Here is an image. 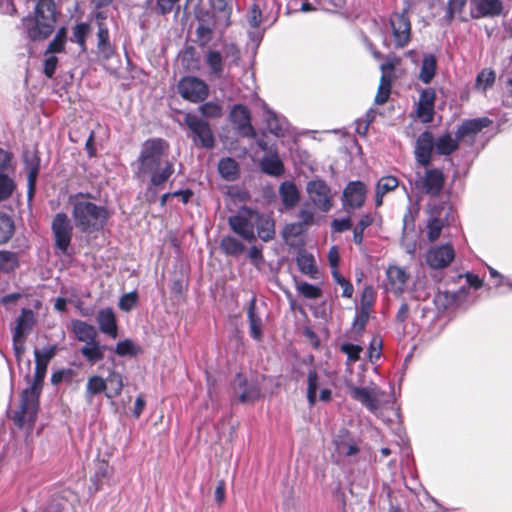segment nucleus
Here are the masks:
<instances>
[{"label": "nucleus", "instance_id": "obj_1", "mask_svg": "<svg viewBox=\"0 0 512 512\" xmlns=\"http://www.w3.org/2000/svg\"><path fill=\"white\" fill-rule=\"evenodd\" d=\"M58 351L57 344H51L41 349H34L35 370L31 385L22 390L20 405L15 412L13 420L18 428H23L28 422L33 425L36 422L40 407V396L50 361Z\"/></svg>", "mask_w": 512, "mask_h": 512}, {"label": "nucleus", "instance_id": "obj_2", "mask_svg": "<svg viewBox=\"0 0 512 512\" xmlns=\"http://www.w3.org/2000/svg\"><path fill=\"white\" fill-rule=\"evenodd\" d=\"M169 144L161 138L146 140L138 156L139 176L149 175L150 186H162L174 173V164L168 159Z\"/></svg>", "mask_w": 512, "mask_h": 512}, {"label": "nucleus", "instance_id": "obj_3", "mask_svg": "<svg viewBox=\"0 0 512 512\" xmlns=\"http://www.w3.org/2000/svg\"><path fill=\"white\" fill-rule=\"evenodd\" d=\"M72 217L76 228L82 233L91 234L103 229L109 218L106 207L90 201L89 195L78 193L69 197Z\"/></svg>", "mask_w": 512, "mask_h": 512}, {"label": "nucleus", "instance_id": "obj_4", "mask_svg": "<svg viewBox=\"0 0 512 512\" xmlns=\"http://www.w3.org/2000/svg\"><path fill=\"white\" fill-rule=\"evenodd\" d=\"M56 7L54 0H39L35 6L34 16L22 20L30 40L45 39L54 31Z\"/></svg>", "mask_w": 512, "mask_h": 512}, {"label": "nucleus", "instance_id": "obj_5", "mask_svg": "<svg viewBox=\"0 0 512 512\" xmlns=\"http://www.w3.org/2000/svg\"><path fill=\"white\" fill-rule=\"evenodd\" d=\"M478 290H435L432 299L433 307H421L423 317L431 316L435 320L445 310L452 307L466 308L475 302Z\"/></svg>", "mask_w": 512, "mask_h": 512}, {"label": "nucleus", "instance_id": "obj_6", "mask_svg": "<svg viewBox=\"0 0 512 512\" xmlns=\"http://www.w3.org/2000/svg\"><path fill=\"white\" fill-rule=\"evenodd\" d=\"M231 387L234 395L242 404H254L262 397V388L258 379L248 378L242 372L235 374Z\"/></svg>", "mask_w": 512, "mask_h": 512}, {"label": "nucleus", "instance_id": "obj_7", "mask_svg": "<svg viewBox=\"0 0 512 512\" xmlns=\"http://www.w3.org/2000/svg\"><path fill=\"white\" fill-rule=\"evenodd\" d=\"M184 123L191 132V138L196 145L206 149H212L215 145V137L209 123L195 113H187Z\"/></svg>", "mask_w": 512, "mask_h": 512}, {"label": "nucleus", "instance_id": "obj_8", "mask_svg": "<svg viewBox=\"0 0 512 512\" xmlns=\"http://www.w3.org/2000/svg\"><path fill=\"white\" fill-rule=\"evenodd\" d=\"M51 230L55 249L63 255H68L73 236V224L68 215L63 212L55 214L51 223Z\"/></svg>", "mask_w": 512, "mask_h": 512}, {"label": "nucleus", "instance_id": "obj_9", "mask_svg": "<svg viewBox=\"0 0 512 512\" xmlns=\"http://www.w3.org/2000/svg\"><path fill=\"white\" fill-rule=\"evenodd\" d=\"M389 24L395 48L406 47L411 38V22L406 11L393 13Z\"/></svg>", "mask_w": 512, "mask_h": 512}, {"label": "nucleus", "instance_id": "obj_10", "mask_svg": "<svg viewBox=\"0 0 512 512\" xmlns=\"http://www.w3.org/2000/svg\"><path fill=\"white\" fill-rule=\"evenodd\" d=\"M255 218H257V212L245 209L229 217L228 222L231 229L236 234L241 236L244 240L252 242L256 239Z\"/></svg>", "mask_w": 512, "mask_h": 512}, {"label": "nucleus", "instance_id": "obj_11", "mask_svg": "<svg viewBox=\"0 0 512 512\" xmlns=\"http://www.w3.org/2000/svg\"><path fill=\"white\" fill-rule=\"evenodd\" d=\"M178 92L182 98L198 103L204 101L209 94V87L205 81L194 76L182 78L178 83Z\"/></svg>", "mask_w": 512, "mask_h": 512}, {"label": "nucleus", "instance_id": "obj_12", "mask_svg": "<svg viewBox=\"0 0 512 512\" xmlns=\"http://www.w3.org/2000/svg\"><path fill=\"white\" fill-rule=\"evenodd\" d=\"M376 290H362L360 303L356 306L352 326L358 335H361L367 325L375 301Z\"/></svg>", "mask_w": 512, "mask_h": 512}, {"label": "nucleus", "instance_id": "obj_13", "mask_svg": "<svg viewBox=\"0 0 512 512\" xmlns=\"http://www.w3.org/2000/svg\"><path fill=\"white\" fill-rule=\"evenodd\" d=\"M367 188L361 181H350L342 194V204L345 209H360L366 200Z\"/></svg>", "mask_w": 512, "mask_h": 512}, {"label": "nucleus", "instance_id": "obj_14", "mask_svg": "<svg viewBox=\"0 0 512 512\" xmlns=\"http://www.w3.org/2000/svg\"><path fill=\"white\" fill-rule=\"evenodd\" d=\"M307 192L313 204L323 212L332 208L331 190L323 180H313L307 184Z\"/></svg>", "mask_w": 512, "mask_h": 512}, {"label": "nucleus", "instance_id": "obj_15", "mask_svg": "<svg viewBox=\"0 0 512 512\" xmlns=\"http://www.w3.org/2000/svg\"><path fill=\"white\" fill-rule=\"evenodd\" d=\"M445 182V177L440 169H427L424 176L418 175L416 187L426 194L437 196L440 194Z\"/></svg>", "mask_w": 512, "mask_h": 512}, {"label": "nucleus", "instance_id": "obj_16", "mask_svg": "<svg viewBox=\"0 0 512 512\" xmlns=\"http://www.w3.org/2000/svg\"><path fill=\"white\" fill-rule=\"evenodd\" d=\"M434 147V136L430 131H424L417 137L414 145V155L420 166L427 167L431 163Z\"/></svg>", "mask_w": 512, "mask_h": 512}, {"label": "nucleus", "instance_id": "obj_17", "mask_svg": "<svg viewBox=\"0 0 512 512\" xmlns=\"http://www.w3.org/2000/svg\"><path fill=\"white\" fill-rule=\"evenodd\" d=\"M455 257V251L449 244L431 247L426 254V262L433 269L447 267Z\"/></svg>", "mask_w": 512, "mask_h": 512}, {"label": "nucleus", "instance_id": "obj_18", "mask_svg": "<svg viewBox=\"0 0 512 512\" xmlns=\"http://www.w3.org/2000/svg\"><path fill=\"white\" fill-rule=\"evenodd\" d=\"M436 92L433 88H425L420 92L416 107V115L422 123H430L434 117Z\"/></svg>", "mask_w": 512, "mask_h": 512}, {"label": "nucleus", "instance_id": "obj_19", "mask_svg": "<svg viewBox=\"0 0 512 512\" xmlns=\"http://www.w3.org/2000/svg\"><path fill=\"white\" fill-rule=\"evenodd\" d=\"M230 121L242 136L254 137L255 131L251 125L250 112L244 105H234L230 112Z\"/></svg>", "mask_w": 512, "mask_h": 512}, {"label": "nucleus", "instance_id": "obj_20", "mask_svg": "<svg viewBox=\"0 0 512 512\" xmlns=\"http://www.w3.org/2000/svg\"><path fill=\"white\" fill-rule=\"evenodd\" d=\"M473 18L495 17L501 14L503 4L501 0H471Z\"/></svg>", "mask_w": 512, "mask_h": 512}, {"label": "nucleus", "instance_id": "obj_21", "mask_svg": "<svg viewBox=\"0 0 512 512\" xmlns=\"http://www.w3.org/2000/svg\"><path fill=\"white\" fill-rule=\"evenodd\" d=\"M36 322L37 319L34 311L30 308L23 307L16 318V324L12 329V335L27 339L28 335L33 331Z\"/></svg>", "mask_w": 512, "mask_h": 512}, {"label": "nucleus", "instance_id": "obj_22", "mask_svg": "<svg viewBox=\"0 0 512 512\" xmlns=\"http://www.w3.org/2000/svg\"><path fill=\"white\" fill-rule=\"evenodd\" d=\"M96 320L99 326V330L111 337L112 339H116L118 336V323L116 319L115 312L112 308H102L98 311Z\"/></svg>", "mask_w": 512, "mask_h": 512}, {"label": "nucleus", "instance_id": "obj_23", "mask_svg": "<svg viewBox=\"0 0 512 512\" xmlns=\"http://www.w3.org/2000/svg\"><path fill=\"white\" fill-rule=\"evenodd\" d=\"M490 121L487 118H477L464 121L456 131V138L460 141L472 142L475 136L485 127L489 125Z\"/></svg>", "mask_w": 512, "mask_h": 512}, {"label": "nucleus", "instance_id": "obj_24", "mask_svg": "<svg viewBox=\"0 0 512 512\" xmlns=\"http://www.w3.org/2000/svg\"><path fill=\"white\" fill-rule=\"evenodd\" d=\"M334 445L336 451L344 456H354L359 453L360 449L350 431L346 428H341L334 438Z\"/></svg>", "mask_w": 512, "mask_h": 512}, {"label": "nucleus", "instance_id": "obj_25", "mask_svg": "<svg viewBox=\"0 0 512 512\" xmlns=\"http://www.w3.org/2000/svg\"><path fill=\"white\" fill-rule=\"evenodd\" d=\"M264 118L268 127V130L277 137H283L289 128L287 120L277 115L274 111L269 108L264 109Z\"/></svg>", "mask_w": 512, "mask_h": 512}, {"label": "nucleus", "instance_id": "obj_26", "mask_svg": "<svg viewBox=\"0 0 512 512\" xmlns=\"http://www.w3.org/2000/svg\"><path fill=\"white\" fill-rule=\"evenodd\" d=\"M247 317L249 322V332L250 336L256 340L260 341L263 338V329H262V319L256 313V297L253 296L249 300V305L247 309Z\"/></svg>", "mask_w": 512, "mask_h": 512}, {"label": "nucleus", "instance_id": "obj_27", "mask_svg": "<svg viewBox=\"0 0 512 512\" xmlns=\"http://www.w3.org/2000/svg\"><path fill=\"white\" fill-rule=\"evenodd\" d=\"M205 64L209 68V75L212 78L220 79L223 77L225 61L219 51L208 50L205 54Z\"/></svg>", "mask_w": 512, "mask_h": 512}, {"label": "nucleus", "instance_id": "obj_28", "mask_svg": "<svg viewBox=\"0 0 512 512\" xmlns=\"http://www.w3.org/2000/svg\"><path fill=\"white\" fill-rule=\"evenodd\" d=\"M112 350V347L101 345L96 339L88 341L82 348V356L91 364H95L98 361L104 359V351Z\"/></svg>", "mask_w": 512, "mask_h": 512}, {"label": "nucleus", "instance_id": "obj_29", "mask_svg": "<svg viewBox=\"0 0 512 512\" xmlns=\"http://www.w3.org/2000/svg\"><path fill=\"white\" fill-rule=\"evenodd\" d=\"M350 395L354 400L359 401L370 411L377 409V397L370 388L353 386L350 389Z\"/></svg>", "mask_w": 512, "mask_h": 512}, {"label": "nucleus", "instance_id": "obj_30", "mask_svg": "<svg viewBox=\"0 0 512 512\" xmlns=\"http://www.w3.org/2000/svg\"><path fill=\"white\" fill-rule=\"evenodd\" d=\"M437 70V59L434 54H425L421 61L418 78L424 84H430Z\"/></svg>", "mask_w": 512, "mask_h": 512}, {"label": "nucleus", "instance_id": "obj_31", "mask_svg": "<svg viewBox=\"0 0 512 512\" xmlns=\"http://www.w3.org/2000/svg\"><path fill=\"white\" fill-rule=\"evenodd\" d=\"M210 2L216 12L215 25L221 28L228 27L231 14L230 0H210Z\"/></svg>", "mask_w": 512, "mask_h": 512}, {"label": "nucleus", "instance_id": "obj_32", "mask_svg": "<svg viewBox=\"0 0 512 512\" xmlns=\"http://www.w3.org/2000/svg\"><path fill=\"white\" fill-rule=\"evenodd\" d=\"M24 163L27 170L29 196L34 193L36 179L39 173V159L34 153H25Z\"/></svg>", "mask_w": 512, "mask_h": 512}, {"label": "nucleus", "instance_id": "obj_33", "mask_svg": "<svg viewBox=\"0 0 512 512\" xmlns=\"http://www.w3.org/2000/svg\"><path fill=\"white\" fill-rule=\"evenodd\" d=\"M71 325L72 331L78 341L88 343V341L96 339L97 332L93 325L78 319L73 320Z\"/></svg>", "mask_w": 512, "mask_h": 512}, {"label": "nucleus", "instance_id": "obj_34", "mask_svg": "<svg viewBox=\"0 0 512 512\" xmlns=\"http://www.w3.org/2000/svg\"><path fill=\"white\" fill-rule=\"evenodd\" d=\"M255 225L257 226L258 237L261 240L267 242L274 238L275 224L273 219L257 213V218H255Z\"/></svg>", "mask_w": 512, "mask_h": 512}, {"label": "nucleus", "instance_id": "obj_35", "mask_svg": "<svg viewBox=\"0 0 512 512\" xmlns=\"http://www.w3.org/2000/svg\"><path fill=\"white\" fill-rule=\"evenodd\" d=\"M279 195L286 208L294 207L299 201V191L293 182L285 181L279 187Z\"/></svg>", "mask_w": 512, "mask_h": 512}, {"label": "nucleus", "instance_id": "obj_36", "mask_svg": "<svg viewBox=\"0 0 512 512\" xmlns=\"http://www.w3.org/2000/svg\"><path fill=\"white\" fill-rule=\"evenodd\" d=\"M261 170L271 176H280L284 172V165L277 153L266 155L260 161Z\"/></svg>", "mask_w": 512, "mask_h": 512}, {"label": "nucleus", "instance_id": "obj_37", "mask_svg": "<svg viewBox=\"0 0 512 512\" xmlns=\"http://www.w3.org/2000/svg\"><path fill=\"white\" fill-rule=\"evenodd\" d=\"M435 142V149L439 155H450L458 149L459 142L456 137L453 138L450 133L439 136Z\"/></svg>", "mask_w": 512, "mask_h": 512}, {"label": "nucleus", "instance_id": "obj_38", "mask_svg": "<svg viewBox=\"0 0 512 512\" xmlns=\"http://www.w3.org/2000/svg\"><path fill=\"white\" fill-rule=\"evenodd\" d=\"M218 170L220 175L228 180H235L238 176L239 168L236 160L230 157H226L220 160L218 164Z\"/></svg>", "mask_w": 512, "mask_h": 512}, {"label": "nucleus", "instance_id": "obj_39", "mask_svg": "<svg viewBox=\"0 0 512 512\" xmlns=\"http://www.w3.org/2000/svg\"><path fill=\"white\" fill-rule=\"evenodd\" d=\"M116 355L120 357H135L142 352L140 346L136 345L131 339L127 338L122 341H119L115 348L112 350Z\"/></svg>", "mask_w": 512, "mask_h": 512}, {"label": "nucleus", "instance_id": "obj_40", "mask_svg": "<svg viewBox=\"0 0 512 512\" xmlns=\"http://www.w3.org/2000/svg\"><path fill=\"white\" fill-rule=\"evenodd\" d=\"M387 279L392 288H402L408 279L404 269L398 266H389L386 271Z\"/></svg>", "mask_w": 512, "mask_h": 512}, {"label": "nucleus", "instance_id": "obj_41", "mask_svg": "<svg viewBox=\"0 0 512 512\" xmlns=\"http://www.w3.org/2000/svg\"><path fill=\"white\" fill-rule=\"evenodd\" d=\"M220 247L225 254L231 256H239L245 249V246L233 236L223 237L220 243Z\"/></svg>", "mask_w": 512, "mask_h": 512}, {"label": "nucleus", "instance_id": "obj_42", "mask_svg": "<svg viewBox=\"0 0 512 512\" xmlns=\"http://www.w3.org/2000/svg\"><path fill=\"white\" fill-rule=\"evenodd\" d=\"M403 222H404V228H403L404 236L401 241V246L407 254H409L411 257H413L416 252L417 242L414 239H409L408 235L406 233L408 226L409 225L413 226V218L410 213H407L404 216Z\"/></svg>", "mask_w": 512, "mask_h": 512}, {"label": "nucleus", "instance_id": "obj_43", "mask_svg": "<svg viewBox=\"0 0 512 512\" xmlns=\"http://www.w3.org/2000/svg\"><path fill=\"white\" fill-rule=\"evenodd\" d=\"M107 380H104L101 376L93 375L88 379L86 385V396L92 397L102 392H106Z\"/></svg>", "mask_w": 512, "mask_h": 512}, {"label": "nucleus", "instance_id": "obj_44", "mask_svg": "<svg viewBox=\"0 0 512 512\" xmlns=\"http://www.w3.org/2000/svg\"><path fill=\"white\" fill-rule=\"evenodd\" d=\"M199 113L205 119H217L223 115V108L219 103L209 101L198 107Z\"/></svg>", "mask_w": 512, "mask_h": 512}, {"label": "nucleus", "instance_id": "obj_45", "mask_svg": "<svg viewBox=\"0 0 512 512\" xmlns=\"http://www.w3.org/2000/svg\"><path fill=\"white\" fill-rule=\"evenodd\" d=\"M107 383L110 384L113 390L112 392H105V396L107 398L111 399L121 394L123 390V379L119 372H116L114 369H112L107 378Z\"/></svg>", "mask_w": 512, "mask_h": 512}, {"label": "nucleus", "instance_id": "obj_46", "mask_svg": "<svg viewBox=\"0 0 512 512\" xmlns=\"http://www.w3.org/2000/svg\"><path fill=\"white\" fill-rule=\"evenodd\" d=\"M14 233V222L7 214L0 212V244L6 243Z\"/></svg>", "mask_w": 512, "mask_h": 512}, {"label": "nucleus", "instance_id": "obj_47", "mask_svg": "<svg viewBox=\"0 0 512 512\" xmlns=\"http://www.w3.org/2000/svg\"><path fill=\"white\" fill-rule=\"evenodd\" d=\"M339 350L344 353L347 357V363H355L360 360V355L363 351V347L359 344L351 342H343Z\"/></svg>", "mask_w": 512, "mask_h": 512}, {"label": "nucleus", "instance_id": "obj_48", "mask_svg": "<svg viewBox=\"0 0 512 512\" xmlns=\"http://www.w3.org/2000/svg\"><path fill=\"white\" fill-rule=\"evenodd\" d=\"M19 265L18 254L11 251H0V270L9 272Z\"/></svg>", "mask_w": 512, "mask_h": 512}, {"label": "nucleus", "instance_id": "obj_49", "mask_svg": "<svg viewBox=\"0 0 512 512\" xmlns=\"http://www.w3.org/2000/svg\"><path fill=\"white\" fill-rule=\"evenodd\" d=\"M373 217L370 214H364L353 231V241L357 245H361L363 242V234L367 227L372 225Z\"/></svg>", "mask_w": 512, "mask_h": 512}, {"label": "nucleus", "instance_id": "obj_50", "mask_svg": "<svg viewBox=\"0 0 512 512\" xmlns=\"http://www.w3.org/2000/svg\"><path fill=\"white\" fill-rule=\"evenodd\" d=\"M383 340L380 335H374L368 347V359L374 364L382 355Z\"/></svg>", "mask_w": 512, "mask_h": 512}, {"label": "nucleus", "instance_id": "obj_51", "mask_svg": "<svg viewBox=\"0 0 512 512\" xmlns=\"http://www.w3.org/2000/svg\"><path fill=\"white\" fill-rule=\"evenodd\" d=\"M138 301V290H131L120 297L118 306L122 311L129 312L137 305Z\"/></svg>", "mask_w": 512, "mask_h": 512}, {"label": "nucleus", "instance_id": "obj_52", "mask_svg": "<svg viewBox=\"0 0 512 512\" xmlns=\"http://www.w3.org/2000/svg\"><path fill=\"white\" fill-rule=\"evenodd\" d=\"M495 82V73L492 70H482L476 78V88L481 91H486Z\"/></svg>", "mask_w": 512, "mask_h": 512}, {"label": "nucleus", "instance_id": "obj_53", "mask_svg": "<svg viewBox=\"0 0 512 512\" xmlns=\"http://www.w3.org/2000/svg\"><path fill=\"white\" fill-rule=\"evenodd\" d=\"M15 182L6 174L0 173V201L8 199L15 190Z\"/></svg>", "mask_w": 512, "mask_h": 512}, {"label": "nucleus", "instance_id": "obj_54", "mask_svg": "<svg viewBox=\"0 0 512 512\" xmlns=\"http://www.w3.org/2000/svg\"><path fill=\"white\" fill-rule=\"evenodd\" d=\"M391 90V82L390 80L385 76L382 75L380 79V85L378 87L377 94L375 96V103L376 104H384L390 95Z\"/></svg>", "mask_w": 512, "mask_h": 512}, {"label": "nucleus", "instance_id": "obj_55", "mask_svg": "<svg viewBox=\"0 0 512 512\" xmlns=\"http://www.w3.org/2000/svg\"><path fill=\"white\" fill-rule=\"evenodd\" d=\"M66 42V31L64 28H61L54 39L49 43L46 54H54L61 52L64 49V45Z\"/></svg>", "mask_w": 512, "mask_h": 512}, {"label": "nucleus", "instance_id": "obj_56", "mask_svg": "<svg viewBox=\"0 0 512 512\" xmlns=\"http://www.w3.org/2000/svg\"><path fill=\"white\" fill-rule=\"evenodd\" d=\"M223 53L228 61V66L238 65L241 57L239 48L234 43H225Z\"/></svg>", "mask_w": 512, "mask_h": 512}, {"label": "nucleus", "instance_id": "obj_57", "mask_svg": "<svg viewBox=\"0 0 512 512\" xmlns=\"http://www.w3.org/2000/svg\"><path fill=\"white\" fill-rule=\"evenodd\" d=\"M427 228V237L431 242H433L437 240L441 234L443 228V221L438 217L431 216L428 220Z\"/></svg>", "mask_w": 512, "mask_h": 512}, {"label": "nucleus", "instance_id": "obj_58", "mask_svg": "<svg viewBox=\"0 0 512 512\" xmlns=\"http://www.w3.org/2000/svg\"><path fill=\"white\" fill-rule=\"evenodd\" d=\"M196 35L200 46L207 45L213 37V30L209 25L200 23L196 29Z\"/></svg>", "mask_w": 512, "mask_h": 512}, {"label": "nucleus", "instance_id": "obj_59", "mask_svg": "<svg viewBox=\"0 0 512 512\" xmlns=\"http://www.w3.org/2000/svg\"><path fill=\"white\" fill-rule=\"evenodd\" d=\"M306 229L307 227L300 222L287 224L283 229V237L288 241L289 238H296L300 236Z\"/></svg>", "mask_w": 512, "mask_h": 512}, {"label": "nucleus", "instance_id": "obj_60", "mask_svg": "<svg viewBox=\"0 0 512 512\" xmlns=\"http://www.w3.org/2000/svg\"><path fill=\"white\" fill-rule=\"evenodd\" d=\"M109 474V465L107 462L102 461L95 471L94 475L91 476L90 481L95 486V491L100 489V479L108 477Z\"/></svg>", "mask_w": 512, "mask_h": 512}, {"label": "nucleus", "instance_id": "obj_61", "mask_svg": "<svg viewBox=\"0 0 512 512\" xmlns=\"http://www.w3.org/2000/svg\"><path fill=\"white\" fill-rule=\"evenodd\" d=\"M398 179L394 176H385L382 177L376 186V189L380 190L382 193H388L390 191H393L398 187Z\"/></svg>", "mask_w": 512, "mask_h": 512}, {"label": "nucleus", "instance_id": "obj_62", "mask_svg": "<svg viewBox=\"0 0 512 512\" xmlns=\"http://www.w3.org/2000/svg\"><path fill=\"white\" fill-rule=\"evenodd\" d=\"M297 262L303 272L307 274L316 272L315 261L312 255L302 254L297 258Z\"/></svg>", "mask_w": 512, "mask_h": 512}, {"label": "nucleus", "instance_id": "obj_63", "mask_svg": "<svg viewBox=\"0 0 512 512\" xmlns=\"http://www.w3.org/2000/svg\"><path fill=\"white\" fill-rule=\"evenodd\" d=\"M247 21L253 28H258L262 22V12L258 5L253 4L247 13Z\"/></svg>", "mask_w": 512, "mask_h": 512}, {"label": "nucleus", "instance_id": "obj_64", "mask_svg": "<svg viewBox=\"0 0 512 512\" xmlns=\"http://www.w3.org/2000/svg\"><path fill=\"white\" fill-rule=\"evenodd\" d=\"M46 58L44 60V74L46 75L47 78H52L55 71H56V67H57V64H58V58L54 55V54H46Z\"/></svg>", "mask_w": 512, "mask_h": 512}]
</instances>
